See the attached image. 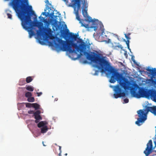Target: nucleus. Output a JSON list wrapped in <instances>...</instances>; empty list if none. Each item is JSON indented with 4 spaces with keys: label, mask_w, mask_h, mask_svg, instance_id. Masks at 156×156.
<instances>
[{
    "label": "nucleus",
    "mask_w": 156,
    "mask_h": 156,
    "mask_svg": "<svg viewBox=\"0 0 156 156\" xmlns=\"http://www.w3.org/2000/svg\"><path fill=\"white\" fill-rule=\"evenodd\" d=\"M87 47V44L81 39V53H83L84 55H86L87 59L95 63V67L98 69H101V72L104 73L107 71L111 74L109 80L111 83H114L116 81H119V85L118 84L112 87H114L115 92L114 96L115 98H117L125 96V93L122 88L125 90H130L131 94L137 98L144 97L147 95L148 93L146 90L139 87L136 84H134V88L132 87L131 86L132 84L123 77L115 69L111 67L108 62L101 54L94 52H91L90 54L85 51ZM81 55H82L81 53Z\"/></svg>",
    "instance_id": "1"
},
{
    "label": "nucleus",
    "mask_w": 156,
    "mask_h": 156,
    "mask_svg": "<svg viewBox=\"0 0 156 156\" xmlns=\"http://www.w3.org/2000/svg\"><path fill=\"white\" fill-rule=\"evenodd\" d=\"M139 118L135 122L136 124L138 126L141 125L147 119V114L145 113L142 110H140L137 112Z\"/></svg>",
    "instance_id": "2"
},
{
    "label": "nucleus",
    "mask_w": 156,
    "mask_h": 156,
    "mask_svg": "<svg viewBox=\"0 0 156 156\" xmlns=\"http://www.w3.org/2000/svg\"><path fill=\"white\" fill-rule=\"evenodd\" d=\"M82 14L84 17L87 16V19L86 20L89 22H91L92 23V25L93 26H92L91 27L94 28V30L96 31L98 28L97 23L98 21V20L97 19L95 20L92 19V18L90 17L87 16V10L85 9L83 10Z\"/></svg>",
    "instance_id": "3"
},
{
    "label": "nucleus",
    "mask_w": 156,
    "mask_h": 156,
    "mask_svg": "<svg viewBox=\"0 0 156 156\" xmlns=\"http://www.w3.org/2000/svg\"><path fill=\"white\" fill-rule=\"evenodd\" d=\"M153 149V147L152 142L151 140H150L147 144V147L144 151V153L146 156H148L150 153L152 152Z\"/></svg>",
    "instance_id": "4"
},
{
    "label": "nucleus",
    "mask_w": 156,
    "mask_h": 156,
    "mask_svg": "<svg viewBox=\"0 0 156 156\" xmlns=\"http://www.w3.org/2000/svg\"><path fill=\"white\" fill-rule=\"evenodd\" d=\"M147 70L152 75L151 80L152 83L156 86V70L155 68L151 69L149 67L147 69Z\"/></svg>",
    "instance_id": "5"
},
{
    "label": "nucleus",
    "mask_w": 156,
    "mask_h": 156,
    "mask_svg": "<svg viewBox=\"0 0 156 156\" xmlns=\"http://www.w3.org/2000/svg\"><path fill=\"white\" fill-rule=\"evenodd\" d=\"M146 110L147 112H150L156 115V106L152 107L147 106Z\"/></svg>",
    "instance_id": "6"
},
{
    "label": "nucleus",
    "mask_w": 156,
    "mask_h": 156,
    "mask_svg": "<svg viewBox=\"0 0 156 156\" xmlns=\"http://www.w3.org/2000/svg\"><path fill=\"white\" fill-rule=\"evenodd\" d=\"M37 36L38 37H40V40H42L43 38L42 37L44 36L45 34V32L44 31L43 29L42 28H40L39 31L37 30Z\"/></svg>",
    "instance_id": "7"
},
{
    "label": "nucleus",
    "mask_w": 156,
    "mask_h": 156,
    "mask_svg": "<svg viewBox=\"0 0 156 156\" xmlns=\"http://www.w3.org/2000/svg\"><path fill=\"white\" fill-rule=\"evenodd\" d=\"M72 2L73 3V5L77 7V10L78 11L80 7V0H71Z\"/></svg>",
    "instance_id": "8"
},
{
    "label": "nucleus",
    "mask_w": 156,
    "mask_h": 156,
    "mask_svg": "<svg viewBox=\"0 0 156 156\" xmlns=\"http://www.w3.org/2000/svg\"><path fill=\"white\" fill-rule=\"evenodd\" d=\"M40 112L39 110L37 111L34 113V115L36 119H42V117L40 115Z\"/></svg>",
    "instance_id": "9"
},
{
    "label": "nucleus",
    "mask_w": 156,
    "mask_h": 156,
    "mask_svg": "<svg viewBox=\"0 0 156 156\" xmlns=\"http://www.w3.org/2000/svg\"><path fill=\"white\" fill-rule=\"evenodd\" d=\"M151 98L154 101L156 102V92L152 91L150 93Z\"/></svg>",
    "instance_id": "10"
},
{
    "label": "nucleus",
    "mask_w": 156,
    "mask_h": 156,
    "mask_svg": "<svg viewBox=\"0 0 156 156\" xmlns=\"http://www.w3.org/2000/svg\"><path fill=\"white\" fill-rule=\"evenodd\" d=\"M75 14L76 16V19L79 21L80 23L81 24V26L84 27H86L85 25L84 24L81 22V20L80 18V16H79V15L78 11V10H77L76 12H75Z\"/></svg>",
    "instance_id": "11"
},
{
    "label": "nucleus",
    "mask_w": 156,
    "mask_h": 156,
    "mask_svg": "<svg viewBox=\"0 0 156 156\" xmlns=\"http://www.w3.org/2000/svg\"><path fill=\"white\" fill-rule=\"evenodd\" d=\"M69 37L71 38L72 40L74 41L76 40L79 36L78 34H74L72 33H69Z\"/></svg>",
    "instance_id": "12"
},
{
    "label": "nucleus",
    "mask_w": 156,
    "mask_h": 156,
    "mask_svg": "<svg viewBox=\"0 0 156 156\" xmlns=\"http://www.w3.org/2000/svg\"><path fill=\"white\" fill-rule=\"evenodd\" d=\"M48 123L46 121H42L40 122L37 124V126L39 128L44 127Z\"/></svg>",
    "instance_id": "13"
},
{
    "label": "nucleus",
    "mask_w": 156,
    "mask_h": 156,
    "mask_svg": "<svg viewBox=\"0 0 156 156\" xmlns=\"http://www.w3.org/2000/svg\"><path fill=\"white\" fill-rule=\"evenodd\" d=\"M48 128L46 126L42 127L41 129V133H46L48 130Z\"/></svg>",
    "instance_id": "14"
},
{
    "label": "nucleus",
    "mask_w": 156,
    "mask_h": 156,
    "mask_svg": "<svg viewBox=\"0 0 156 156\" xmlns=\"http://www.w3.org/2000/svg\"><path fill=\"white\" fill-rule=\"evenodd\" d=\"M26 88L27 90L30 91H32L34 90V88L31 85L26 86Z\"/></svg>",
    "instance_id": "15"
},
{
    "label": "nucleus",
    "mask_w": 156,
    "mask_h": 156,
    "mask_svg": "<svg viewBox=\"0 0 156 156\" xmlns=\"http://www.w3.org/2000/svg\"><path fill=\"white\" fill-rule=\"evenodd\" d=\"M61 34L62 37L64 38L67 36L66 32L63 30H61Z\"/></svg>",
    "instance_id": "16"
},
{
    "label": "nucleus",
    "mask_w": 156,
    "mask_h": 156,
    "mask_svg": "<svg viewBox=\"0 0 156 156\" xmlns=\"http://www.w3.org/2000/svg\"><path fill=\"white\" fill-rule=\"evenodd\" d=\"M33 80L32 77L28 76L26 79V82L27 83H29L32 81Z\"/></svg>",
    "instance_id": "17"
},
{
    "label": "nucleus",
    "mask_w": 156,
    "mask_h": 156,
    "mask_svg": "<svg viewBox=\"0 0 156 156\" xmlns=\"http://www.w3.org/2000/svg\"><path fill=\"white\" fill-rule=\"evenodd\" d=\"M100 30H101V34H102L104 32L105 29L104 28V26L102 24H100Z\"/></svg>",
    "instance_id": "18"
},
{
    "label": "nucleus",
    "mask_w": 156,
    "mask_h": 156,
    "mask_svg": "<svg viewBox=\"0 0 156 156\" xmlns=\"http://www.w3.org/2000/svg\"><path fill=\"white\" fill-rule=\"evenodd\" d=\"M32 107L36 109H38L39 108L40 105L37 103H33Z\"/></svg>",
    "instance_id": "19"
},
{
    "label": "nucleus",
    "mask_w": 156,
    "mask_h": 156,
    "mask_svg": "<svg viewBox=\"0 0 156 156\" xmlns=\"http://www.w3.org/2000/svg\"><path fill=\"white\" fill-rule=\"evenodd\" d=\"M32 95V93L31 92H26L25 94V97L27 98H28L31 97Z\"/></svg>",
    "instance_id": "20"
},
{
    "label": "nucleus",
    "mask_w": 156,
    "mask_h": 156,
    "mask_svg": "<svg viewBox=\"0 0 156 156\" xmlns=\"http://www.w3.org/2000/svg\"><path fill=\"white\" fill-rule=\"evenodd\" d=\"M27 101L29 102H33L34 101V97H30L28 98Z\"/></svg>",
    "instance_id": "21"
},
{
    "label": "nucleus",
    "mask_w": 156,
    "mask_h": 156,
    "mask_svg": "<svg viewBox=\"0 0 156 156\" xmlns=\"http://www.w3.org/2000/svg\"><path fill=\"white\" fill-rule=\"evenodd\" d=\"M130 35V33H129L128 34H125V35L126 38L127 40H129L130 39V38L129 37V36Z\"/></svg>",
    "instance_id": "22"
},
{
    "label": "nucleus",
    "mask_w": 156,
    "mask_h": 156,
    "mask_svg": "<svg viewBox=\"0 0 156 156\" xmlns=\"http://www.w3.org/2000/svg\"><path fill=\"white\" fill-rule=\"evenodd\" d=\"M33 103H26V106L28 108H30V107H32V105H33Z\"/></svg>",
    "instance_id": "23"
},
{
    "label": "nucleus",
    "mask_w": 156,
    "mask_h": 156,
    "mask_svg": "<svg viewBox=\"0 0 156 156\" xmlns=\"http://www.w3.org/2000/svg\"><path fill=\"white\" fill-rule=\"evenodd\" d=\"M126 42V43L127 44V47L130 50L129 48V40H127L126 41H125Z\"/></svg>",
    "instance_id": "24"
},
{
    "label": "nucleus",
    "mask_w": 156,
    "mask_h": 156,
    "mask_svg": "<svg viewBox=\"0 0 156 156\" xmlns=\"http://www.w3.org/2000/svg\"><path fill=\"white\" fill-rule=\"evenodd\" d=\"M29 7L30 8V9H31V10H30L31 14L32 15H34V11L32 10L31 9L32 6H31L30 5V6H29Z\"/></svg>",
    "instance_id": "25"
},
{
    "label": "nucleus",
    "mask_w": 156,
    "mask_h": 156,
    "mask_svg": "<svg viewBox=\"0 0 156 156\" xmlns=\"http://www.w3.org/2000/svg\"><path fill=\"white\" fill-rule=\"evenodd\" d=\"M7 16L8 18L12 19V16L11 14L10 13H7Z\"/></svg>",
    "instance_id": "26"
},
{
    "label": "nucleus",
    "mask_w": 156,
    "mask_h": 156,
    "mask_svg": "<svg viewBox=\"0 0 156 156\" xmlns=\"http://www.w3.org/2000/svg\"><path fill=\"white\" fill-rule=\"evenodd\" d=\"M124 101L125 103H128L129 102V99L128 98H125L124 100Z\"/></svg>",
    "instance_id": "27"
},
{
    "label": "nucleus",
    "mask_w": 156,
    "mask_h": 156,
    "mask_svg": "<svg viewBox=\"0 0 156 156\" xmlns=\"http://www.w3.org/2000/svg\"><path fill=\"white\" fill-rule=\"evenodd\" d=\"M20 83L22 85L24 84L25 83V81L24 80L22 81L20 80Z\"/></svg>",
    "instance_id": "28"
},
{
    "label": "nucleus",
    "mask_w": 156,
    "mask_h": 156,
    "mask_svg": "<svg viewBox=\"0 0 156 156\" xmlns=\"http://www.w3.org/2000/svg\"><path fill=\"white\" fill-rule=\"evenodd\" d=\"M54 44L55 45L56 47H59V44L56 43V42H54Z\"/></svg>",
    "instance_id": "29"
},
{
    "label": "nucleus",
    "mask_w": 156,
    "mask_h": 156,
    "mask_svg": "<svg viewBox=\"0 0 156 156\" xmlns=\"http://www.w3.org/2000/svg\"><path fill=\"white\" fill-rule=\"evenodd\" d=\"M37 96L38 97L40 96V95H41L42 94L41 92H39V93L37 92Z\"/></svg>",
    "instance_id": "30"
},
{
    "label": "nucleus",
    "mask_w": 156,
    "mask_h": 156,
    "mask_svg": "<svg viewBox=\"0 0 156 156\" xmlns=\"http://www.w3.org/2000/svg\"><path fill=\"white\" fill-rule=\"evenodd\" d=\"M33 112H34V111H31V110L28 111V113L29 114H30L33 113Z\"/></svg>",
    "instance_id": "31"
},
{
    "label": "nucleus",
    "mask_w": 156,
    "mask_h": 156,
    "mask_svg": "<svg viewBox=\"0 0 156 156\" xmlns=\"http://www.w3.org/2000/svg\"><path fill=\"white\" fill-rule=\"evenodd\" d=\"M39 120H40L39 119H36V120H35V122L36 123H37L39 122Z\"/></svg>",
    "instance_id": "32"
},
{
    "label": "nucleus",
    "mask_w": 156,
    "mask_h": 156,
    "mask_svg": "<svg viewBox=\"0 0 156 156\" xmlns=\"http://www.w3.org/2000/svg\"><path fill=\"white\" fill-rule=\"evenodd\" d=\"M45 3L48 4L49 3V2L48 0H46L45 2Z\"/></svg>",
    "instance_id": "33"
},
{
    "label": "nucleus",
    "mask_w": 156,
    "mask_h": 156,
    "mask_svg": "<svg viewBox=\"0 0 156 156\" xmlns=\"http://www.w3.org/2000/svg\"><path fill=\"white\" fill-rule=\"evenodd\" d=\"M88 6V4H86V5H85V8H87Z\"/></svg>",
    "instance_id": "34"
},
{
    "label": "nucleus",
    "mask_w": 156,
    "mask_h": 156,
    "mask_svg": "<svg viewBox=\"0 0 156 156\" xmlns=\"http://www.w3.org/2000/svg\"><path fill=\"white\" fill-rule=\"evenodd\" d=\"M59 150L60 151V152L62 151L61 150V147L60 146H59Z\"/></svg>",
    "instance_id": "35"
},
{
    "label": "nucleus",
    "mask_w": 156,
    "mask_h": 156,
    "mask_svg": "<svg viewBox=\"0 0 156 156\" xmlns=\"http://www.w3.org/2000/svg\"><path fill=\"white\" fill-rule=\"evenodd\" d=\"M39 42L41 44H42L43 43V42L41 41L40 40H39Z\"/></svg>",
    "instance_id": "36"
},
{
    "label": "nucleus",
    "mask_w": 156,
    "mask_h": 156,
    "mask_svg": "<svg viewBox=\"0 0 156 156\" xmlns=\"http://www.w3.org/2000/svg\"><path fill=\"white\" fill-rule=\"evenodd\" d=\"M61 153L62 151H60L59 154H58V156H61Z\"/></svg>",
    "instance_id": "37"
},
{
    "label": "nucleus",
    "mask_w": 156,
    "mask_h": 156,
    "mask_svg": "<svg viewBox=\"0 0 156 156\" xmlns=\"http://www.w3.org/2000/svg\"><path fill=\"white\" fill-rule=\"evenodd\" d=\"M42 14L44 15H45V12H43L42 13Z\"/></svg>",
    "instance_id": "38"
},
{
    "label": "nucleus",
    "mask_w": 156,
    "mask_h": 156,
    "mask_svg": "<svg viewBox=\"0 0 156 156\" xmlns=\"http://www.w3.org/2000/svg\"><path fill=\"white\" fill-rule=\"evenodd\" d=\"M44 142H43H43H42V144H43V145L44 146H46V145H44Z\"/></svg>",
    "instance_id": "39"
},
{
    "label": "nucleus",
    "mask_w": 156,
    "mask_h": 156,
    "mask_svg": "<svg viewBox=\"0 0 156 156\" xmlns=\"http://www.w3.org/2000/svg\"><path fill=\"white\" fill-rule=\"evenodd\" d=\"M39 18L41 19V18L42 19H43V17H41V16H40L39 17Z\"/></svg>",
    "instance_id": "40"
},
{
    "label": "nucleus",
    "mask_w": 156,
    "mask_h": 156,
    "mask_svg": "<svg viewBox=\"0 0 156 156\" xmlns=\"http://www.w3.org/2000/svg\"><path fill=\"white\" fill-rule=\"evenodd\" d=\"M67 155V153H66V154H65V155H66V156Z\"/></svg>",
    "instance_id": "41"
},
{
    "label": "nucleus",
    "mask_w": 156,
    "mask_h": 156,
    "mask_svg": "<svg viewBox=\"0 0 156 156\" xmlns=\"http://www.w3.org/2000/svg\"><path fill=\"white\" fill-rule=\"evenodd\" d=\"M125 54L126 55V51H125Z\"/></svg>",
    "instance_id": "42"
},
{
    "label": "nucleus",
    "mask_w": 156,
    "mask_h": 156,
    "mask_svg": "<svg viewBox=\"0 0 156 156\" xmlns=\"http://www.w3.org/2000/svg\"><path fill=\"white\" fill-rule=\"evenodd\" d=\"M50 43L51 44H52V43L51 42H50Z\"/></svg>",
    "instance_id": "43"
},
{
    "label": "nucleus",
    "mask_w": 156,
    "mask_h": 156,
    "mask_svg": "<svg viewBox=\"0 0 156 156\" xmlns=\"http://www.w3.org/2000/svg\"><path fill=\"white\" fill-rule=\"evenodd\" d=\"M64 1L66 2V0H63Z\"/></svg>",
    "instance_id": "44"
},
{
    "label": "nucleus",
    "mask_w": 156,
    "mask_h": 156,
    "mask_svg": "<svg viewBox=\"0 0 156 156\" xmlns=\"http://www.w3.org/2000/svg\"><path fill=\"white\" fill-rule=\"evenodd\" d=\"M55 144V145H57V144Z\"/></svg>",
    "instance_id": "45"
}]
</instances>
